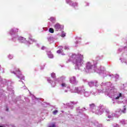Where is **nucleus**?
<instances>
[{"label":"nucleus","instance_id":"f257e3e1","mask_svg":"<svg viewBox=\"0 0 127 127\" xmlns=\"http://www.w3.org/2000/svg\"><path fill=\"white\" fill-rule=\"evenodd\" d=\"M77 59L76 62V64L77 66H81L83 64V56L80 55L79 57H77Z\"/></svg>","mask_w":127,"mask_h":127},{"label":"nucleus","instance_id":"f03ea898","mask_svg":"<svg viewBox=\"0 0 127 127\" xmlns=\"http://www.w3.org/2000/svg\"><path fill=\"white\" fill-rule=\"evenodd\" d=\"M47 127H55V124H49Z\"/></svg>","mask_w":127,"mask_h":127},{"label":"nucleus","instance_id":"7ed1b4c3","mask_svg":"<svg viewBox=\"0 0 127 127\" xmlns=\"http://www.w3.org/2000/svg\"><path fill=\"white\" fill-rule=\"evenodd\" d=\"M55 28H56V29H59V28H60V25L59 24H57L55 26Z\"/></svg>","mask_w":127,"mask_h":127},{"label":"nucleus","instance_id":"20e7f679","mask_svg":"<svg viewBox=\"0 0 127 127\" xmlns=\"http://www.w3.org/2000/svg\"><path fill=\"white\" fill-rule=\"evenodd\" d=\"M49 32H51V33H53L54 32V30L53 28H50Z\"/></svg>","mask_w":127,"mask_h":127},{"label":"nucleus","instance_id":"39448f33","mask_svg":"<svg viewBox=\"0 0 127 127\" xmlns=\"http://www.w3.org/2000/svg\"><path fill=\"white\" fill-rule=\"evenodd\" d=\"M49 58H53V55L51 53L49 54Z\"/></svg>","mask_w":127,"mask_h":127},{"label":"nucleus","instance_id":"423d86ee","mask_svg":"<svg viewBox=\"0 0 127 127\" xmlns=\"http://www.w3.org/2000/svg\"><path fill=\"white\" fill-rule=\"evenodd\" d=\"M120 97H122V94H121V93H120L119 94V96L115 98V99L118 100V99H119L120 98Z\"/></svg>","mask_w":127,"mask_h":127},{"label":"nucleus","instance_id":"0eeeda50","mask_svg":"<svg viewBox=\"0 0 127 127\" xmlns=\"http://www.w3.org/2000/svg\"><path fill=\"white\" fill-rule=\"evenodd\" d=\"M87 69H90L91 68V64H88L87 65Z\"/></svg>","mask_w":127,"mask_h":127},{"label":"nucleus","instance_id":"6e6552de","mask_svg":"<svg viewBox=\"0 0 127 127\" xmlns=\"http://www.w3.org/2000/svg\"><path fill=\"white\" fill-rule=\"evenodd\" d=\"M66 35V33L63 32L62 34V37H65V36Z\"/></svg>","mask_w":127,"mask_h":127},{"label":"nucleus","instance_id":"1a4fd4ad","mask_svg":"<svg viewBox=\"0 0 127 127\" xmlns=\"http://www.w3.org/2000/svg\"><path fill=\"white\" fill-rule=\"evenodd\" d=\"M62 87H66V84L63 83L62 84Z\"/></svg>","mask_w":127,"mask_h":127},{"label":"nucleus","instance_id":"9d476101","mask_svg":"<svg viewBox=\"0 0 127 127\" xmlns=\"http://www.w3.org/2000/svg\"><path fill=\"white\" fill-rule=\"evenodd\" d=\"M122 113H126V107H124V110L122 111Z\"/></svg>","mask_w":127,"mask_h":127},{"label":"nucleus","instance_id":"9b49d317","mask_svg":"<svg viewBox=\"0 0 127 127\" xmlns=\"http://www.w3.org/2000/svg\"><path fill=\"white\" fill-rule=\"evenodd\" d=\"M52 77H55V73H52Z\"/></svg>","mask_w":127,"mask_h":127},{"label":"nucleus","instance_id":"f8f14e48","mask_svg":"<svg viewBox=\"0 0 127 127\" xmlns=\"http://www.w3.org/2000/svg\"><path fill=\"white\" fill-rule=\"evenodd\" d=\"M90 107H91V108H93V107H95V105H94V104H92L90 105Z\"/></svg>","mask_w":127,"mask_h":127},{"label":"nucleus","instance_id":"ddd939ff","mask_svg":"<svg viewBox=\"0 0 127 127\" xmlns=\"http://www.w3.org/2000/svg\"><path fill=\"white\" fill-rule=\"evenodd\" d=\"M57 53H59V54L61 53V50H58L57 51Z\"/></svg>","mask_w":127,"mask_h":127},{"label":"nucleus","instance_id":"4468645a","mask_svg":"<svg viewBox=\"0 0 127 127\" xmlns=\"http://www.w3.org/2000/svg\"><path fill=\"white\" fill-rule=\"evenodd\" d=\"M24 41V40H25V39H24V38H22V42H24V41Z\"/></svg>","mask_w":127,"mask_h":127},{"label":"nucleus","instance_id":"2eb2a0df","mask_svg":"<svg viewBox=\"0 0 127 127\" xmlns=\"http://www.w3.org/2000/svg\"><path fill=\"white\" fill-rule=\"evenodd\" d=\"M0 127H6L5 126H0ZM12 127H15V126H12Z\"/></svg>","mask_w":127,"mask_h":127},{"label":"nucleus","instance_id":"dca6fc26","mask_svg":"<svg viewBox=\"0 0 127 127\" xmlns=\"http://www.w3.org/2000/svg\"><path fill=\"white\" fill-rule=\"evenodd\" d=\"M57 113H58V111H54V115H55Z\"/></svg>","mask_w":127,"mask_h":127},{"label":"nucleus","instance_id":"f3484780","mask_svg":"<svg viewBox=\"0 0 127 127\" xmlns=\"http://www.w3.org/2000/svg\"><path fill=\"white\" fill-rule=\"evenodd\" d=\"M21 76H22V75H21V76H19V78H21Z\"/></svg>","mask_w":127,"mask_h":127}]
</instances>
